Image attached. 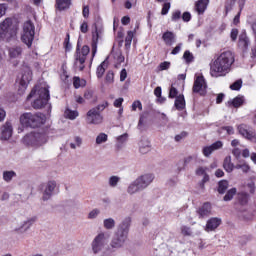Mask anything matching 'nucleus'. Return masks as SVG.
Returning a JSON list of instances; mask_svg holds the SVG:
<instances>
[{
    "label": "nucleus",
    "mask_w": 256,
    "mask_h": 256,
    "mask_svg": "<svg viewBox=\"0 0 256 256\" xmlns=\"http://www.w3.org/2000/svg\"><path fill=\"white\" fill-rule=\"evenodd\" d=\"M233 63H235V56H233V52H222L210 64L211 77H225V75L231 71V65H233Z\"/></svg>",
    "instance_id": "obj_1"
},
{
    "label": "nucleus",
    "mask_w": 256,
    "mask_h": 256,
    "mask_svg": "<svg viewBox=\"0 0 256 256\" xmlns=\"http://www.w3.org/2000/svg\"><path fill=\"white\" fill-rule=\"evenodd\" d=\"M131 225V218H126L119 226L114 234L110 247L112 249H121L125 247V243L127 241V237L129 235V227Z\"/></svg>",
    "instance_id": "obj_2"
},
{
    "label": "nucleus",
    "mask_w": 256,
    "mask_h": 256,
    "mask_svg": "<svg viewBox=\"0 0 256 256\" xmlns=\"http://www.w3.org/2000/svg\"><path fill=\"white\" fill-rule=\"evenodd\" d=\"M32 97H36L32 103L34 109H43V107H47V105H49V99H51L49 88L47 86H36L30 92L27 99H31Z\"/></svg>",
    "instance_id": "obj_3"
},
{
    "label": "nucleus",
    "mask_w": 256,
    "mask_h": 256,
    "mask_svg": "<svg viewBox=\"0 0 256 256\" xmlns=\"http://www.w3.org/2000/svg\"><path fill=\"white\" fill-rule=\"evenodd\" d=\"M19 31V26L13 22V19L6 18L0 23V39L5 41H11L17 37V32Z\"/></svg>",
    "instance_id": "obj_4"
},
{
    "label": "nucleus",
    "mask_w": 256,
    "mask_h": 256,
    "mask_svg": "<svg viewBox=\"0 0 256 256\" xmlns=\"http://www.w3.org/2000/svg\"><path fill=\"white\" fill-rule=\"evenodd\" d=\"M20 123L23 127H32V129H35L36 127H41V125L45 124V115L41 113L27 112L20 116Z\"/></svg>",
    "instance_id": "obj_5"
},
{
    "label": "nucleus",
    "mask_w": 256,
    "mask_h": 256,
    "mask_svg": "<svg viewBox=\"0 0 256 256\" xmlns=\"http://www.w3.org/2000/svg\"><path fill=\"white\" fill-rule=\"evenodd\" d=\"M47 141H49V137L46 133L41 132H32L23 138L24 145L34 147L35 149H37V147H42Z\"/></svg>",
    "instance_id": "obj_6"
},
{
    "label": "nucleus",
    "mask_w": 256,
    "mask_h": 256,
    "mask_svg": "<svg viewBox=\"0 0 256 256\" xmlns=\"http://www.w3.org/2000/svg\"><path fill=\"white\" fill-rule=\"evenodd\" d=\"M33 79V72L29 66H23L21 73L18 75L16 80V85H18V93L23 95L25 91H27V87H29V83Z\"/></svg>",
    "instance_id": "obj_7"
},
{
    "label": "nucleus",
    "mask_w": 256,
    "mask_h": 256,
    "mask_svg": "<svg viewBox=\"0 0 256 256\" xmlns=\"http://www.w3.org/2000/svg\"><path fill=\"white\" fill-rule=\"evenodd\" d=\"M107 107H109V103L103 102L97 107L90 109L86 114L87 123H89V125H101V123H103V115H101V111H105Z\"/></svg>",
    "instance_id": "obj_8"
},
{
    "label": "nucleus",
    "mask_w": 256,
    "mask_h": 256,
    "mask_svg": "<svg viewBox=\"0 0 256 256\" xmlns=\"http://www.w3.org/2000/svg\"><path fill=\"white\" fill-rule=\"evenodd\" d=\"M35 39V24L30 20H27L22 25V32H21V41L27 47H31L33 45V41Z\"/></svg>",
    "instance_id": "obj_9"
},
{
    "label": "nucleus",
    "mask_w": 256,
    "mask_h": 256,
    "mask_svg": "<svg viewBox=\"0 0 256 256\" xmlns=\"http://www.w3.org/2000/svg\"><path fill=\"white\" fill-rule=\"evenodd\" d=\"M109 243V234L107 232L98 233L91 242V250L94 255H99L105 246Z\"/></svg>",
    "instance_id": "obj_10"
},
{
    "label": "nucleus",
    "mask_w": 256,
    "mask_h": 256,
    "mask_svg": "<svg viewBox=\"0 0 256 256\" xmlns=\"http://www.w3.org/2000/svg\"><path fill=\"white\" fill-rule=\"evenodd\" d=\"M90 51L91 49L87 45L83 46L81 50H77L75 55L74 67H76L78 71H83L85 69V61Z\"/></svg>",
    "instance_id": "obj_11"
},
{
    "label": "nucleus",
    "mask_w": 256,
    "mask_h": 256,
    "mask_svg": "<svg viewBox=\"0 0 256 256\" xmlns=\"http://www.w3.org/2000/svg\"><path fill=\"white\" fill-rule=\"evenodd\" d=\"M55 189H57V182H55V180H50L46 184H44L42 200L49 201V199L53 197Z\"/></svg>",
    "instance_id": "obj_12"
},
{
    "label": "nucleus",
    "mask_w": 256,
    "mask_h": 256,
    "mask_svg": "<svg viewBox=\"0 0 256 256\" xmlns=\"http://www.w3.org/2000/svg\"><path fill=\"white\" fill-rule=\"evenodd\" d=\"M206 89L207 83L205 82V78L203 76H196L193 85V92L199 93L200 95H205Z\"/></svg>",
    "instance_id": "obj_13"
},
{
    "label": "nucleus",
    "mask_w": 256,
    "mask_h": 256,
    "mask_svg": "<svg viewBox=\"0 0 256 256\" xmlns=\"http://www.w3.org/2000/svg\"><path fill=\"white\" fill-rule=\"evenodd\" d=\"M12 136H13V124L7 121L1 127L0 138L2 139V141H8V139H11Z\"/></svg>",
    "instance_id": "obj_14"
},
{
    "label": "nucleus",
    "mask_w": 256,
    "mask_h": 256,
    "mask_svg": "<svg viewBox=\"0 0 256 256\" xmlns=\"http://www.w3.org/2000/svg\"><path fill=\"white\" fill-rule=\"evenodd\" d=\"M37 221V218H28L19 223V225L15 228L17 233H27L31 226Z\"/></svg>",
    "instance_id": "obj_15"
},
{
    "label": "nucleus",
    "mask_w": 256,
    "mask_h": 256,
    "mask_svg": "<svg viewBox=\"0 0 256 256\" xmlns=\"http://www.w3.org/2000/svg\"><path fill=\"white\" fill-rule=\"evenodd\" d=\"M237 129L240 135H242V137L245 139H248V141H253V139H255V131L250 130L249 126L240 124Z\"/></svg>",
    "instance_id": "obj_16"
},
{
    "label": "nucleus",
    "mask_w": 256,
    "mask_h": 256,
    "mask_svg": "<svg viewBox=\"0 0 256 256\" xmlns=\"http://www.w3.org/2000/svg\"><path fill=\"white\" fill-rule=\"evenodd\" d=\"M249 45H251V41H249V37L246 32H241L238 38V48L240 51H247L249 49Z\"/></svg>",
    "instance_id": "obj_17"
},
{
    "label": "nucleus",
    "mask_w": 256,
    "mask_h": 256,
    "mask_svg": "<svg viewBox=\"0 0 256 256\" xmlns=\"http://www.w3.org/2000/svg\"><path fill=\"white\" fill-rule=\"evenodd\" d=\"M153 179H155V176L153 174H144L142 176H139L136 181L140 184V187L142 189H147L149 187L150 183H153Z\"/></svg>",
    "instance_id": "obj_18"
},
{
    "label": "nucleus",
    "mask_w": 256,
    "mask_h": 256,
    "mask_svg": "<svg viewBox=\"0 0 256 256\" xmlns=\"http://www.w3.org/2000/svg\"><path fill=\"white\" fill-rule=\"evenodd\" d=\"M222 147H223V142L217 141L210 146H205L202 149V153H203L204 157H209L211 155V153H213V151H217V150L221 149Z\"/></svg>",
    "instance_id": "obj_19"
},
{
    "label": "nucleus",
    "mask_w": 256,
    "mask_h": 256,
    "mask_svg": "<svg viewBox=\"0 0 256 256\" xmlns=\"http://www.w3.org/2000/svg\"><path fill=\"white\" fill-rule=\"evenodd\" d=\"M219 225H221V218H210L206 223L205 231H207V233H209L210 231H215V229H217Z\"/></svg>",
    "instance_id": "obj_20"
},
{
    "label": "nucleus",
    "mask_w": 256,
    "mask_h": 256,
    "mask_svg": "<svg viewBox=\"0 0 256 256\" xmlns=\"http://www.w3.org/2000/svg\"><path fill=\"white\" fill-rule=\"evenodd\" d=\"M138 147H139V152L142 155H147V153L151 151V142H149V140L146 138H142L138 143Z\"/></svg>",
    "instance_id": "obj_21"
},
{
    "label": "nucleus",
    "mask_w": 256,
    "mask_h": 256,
    "mask_svg": "<svg viewBox=\"0 0 256 256\" xmlns=\"http://www.w3.org/2000/svg\"><path fill=\"white\" fill-rule=\"evenodd\" d=\"M113 59H114V65L116 69H119L121 67V63H125V56H123V53L117 49L112 51Z\"/></svg>",
    "instance_id": "obj_22"
},
{
    "label": "nucleus",
    "mask_w": 256,
    "mask_h": 256,
    "mask_svg": "<svg viewBox=\"0 0 256 256\" xmlns=\"http://www.w3.org/2000/svg\"><path fill=\"white\" fill-rule=\"evenodd\" d=\"M209 6V0H198L195 3V11L198 15H203L205 11H207V7Z\"/></svg>",
    "instance_id": "obj_23"
},
{
    "label": "nucleus",
    "mask_w": 256,
    "mask_h": 256,
    "mask_svg": "<svg viewBox=\"0 0 256 256\" xmlns=\"http://www.w3.org/2000/svg\"><path fill=\"white\" fill-rule=\"evenodd\" d=\"M162 39L168 47H171L175 43V34L171 31H167L162 35Z\"/></svg>",
    "instance_id": "obj_24"
},
{
    "label": "nucleus",
    "mask_w": 256,
    "mask_h": 256,
    "mask_svg": "<svg viewBox=\"0 0 256 256\" xmlns=\"http://www.w3.org/2000/svg\"><path fill=\"white\" fill-rule=\"evenodd\" d=\"M139 191H143V189L137 180L130 183L127 188V193H129V195H135V193H139Z\"/></svg>",
    "instance_id": "obj_25"
},
{
    "label": "nucleus",
    "mask_w": 256,
    "mask_h": 256,
    "mask_svg": "<svg viewBox=\"0 0 256 256\" xmlns=\"http://www.w3.org/2000/svg\"><path fill=\"white\" fill-rule=\"evenodd\" d=\"M197 213L200 217H209L211 215V203H204Z\"/></svg>",
    "instance_id": "obj_26"
},
{
    "label": "nucleus",
    "mask_w": 256,
    "mask_h": 256,
    "mask_svg": "<svg viewBox=\"0 0 256 256\" xmlns=\"http://www.w3.org/2000/svg\"><path fill=\"white\" fill-rule=\"evenodd\" d=\"M99 35L100 32L97 29L92 34V57H95L97 54V42L99 41Z\"/></svg>",
    "instance_id": "obj_27"
},
{
    "label": "nucleus",
    "mask_w": 256,
    "mask_h": 256,
    "mask_svg": "<svg viewBox=\"0 0 256 256\" xmlns=\"http://www.w3.org/2000/svg\"><path fill=\"white\" fill-rule=\"evenodd\" d=\"M71 7V0H56V9L58 11H65Z\"/></svg>",
    "instance_id": "obj_28"
},
{
    "label": "nucleus",
    "mask_w": 256,
    "mask_h": 256,
    "mask_svg": "<svg viewBox=\"0 0 256 256\" xmlns=\"http://www.w3.org/2000/svg\"><path fill=\"white\" fill-rule=\"evenodd\" d=\"M21 53H23L21 47H12L9 49L10 59H19V57H21Z\"/></svg>",
    "instance_id": "obj_29"
},
{
    "label": "nucleus",
    "mask_w": 256,
    "mask_h": 256,
    "mask_svg": "<svg viewBox=\"0 0 256 256\" xmlns=\"http://www.w3.org/2000/svg\"><path fill=\"white\" fill-rule=\"evenodd\" d=\"M223 168L227 173H232V171L235 169V165L231 163V156H227L224 159Z\"/></svg>",
    "instance_id": "obj_30"
},
{
    "label": "nucleus",
    "mask_w": 256,
    "mask_h": 256,
    "mask_svg": "<svg viewBox=\"0 0 256 256\" xmlns=\"http://www.w3.org/2000/svg\"><path fill=\"white\" fill-rule=\"evenodd\" d=\"M175 107L178 111H183V109H185V96L179 95L176 97Z\"/></svg>",
    "instance_id": "obj_31"
},
{
    "label": "nucleus",
    "mask_w": 256,
    "mask_h": 256,
    "mask_svg": "<svg viewBox=\"0 0 256 256\" xmlns=\"http://www.w3.org/2000/svg\"><path fill=\"white\" fill-rule=\"evenodd\" d=\"M14 177H17V173L13 170L3 172V180L6 181V183H11Z\"/></svg>",
    "instance_id": "obj_32"
},
{
    "label": "nucleus",
    "mask_w": 256,
    "mask_h": 256,
    "mask_svg": "<svg viewBox=\"0 0 256 256\" xmlns=\"http://www.w3.org/2000/svg\"><path fill=\"white\" fill-rule=\"evenodd\" d=\"M64 117L66 119H70V121H74L76 117H79V112L77 110L66 109L64 112Z\"/></svg>",
    "instance_id": "obj_33"
},
{
    "label": "nucleus",
    "mask_w": 256,
    "mask_h": 256,
    "mask_svg": "<svg viewBox=\"0 0 256 256\" xmlns=\"http://www.w3.org/2000/svg\"><path fill=\"white\" fill-rule=\"evenodd\" d=\"M107 70V62H102L96 70V75L99 79H101V77H103V75H105V71Z\"/></svg>",
    "instance_id": "obj_34"
},
{
    "label": "nucleus",
    "mask_w": 256,
    "mask_h": 256,
    "mask_svg": "<svg viewBox=\"0 0 256 256\" xmlns=\"http://www.w3.org/2000/svg\"><path fill=\"white\" fill-rule=\"evenodd\" d=\"M230 103V105L234 106V107H241V105H243V103H245V97L243 96H237L236 98H234Z\"/></svg>",
    "instance_id": "obj_35"
},
{
    "label": "nucleus",
    "mask_w": 256,
    "mask_h": 256,
    "mask_svg": "<svg viewBox=\"0 0 256 256\" xmlns=\"http://www.w3.org/2000/svg\"><path fill=\"white\" fill-rule=\"evenodd\" d=\"M228 188L229 182H227V180H222L218 184V193L223 195V193H225V191H227Z\"/></svg>",
    "instance_id": "obj_36"
},
{
    "label": "nucleus",
    "mask_w": 256,
    "mask_h": 256,
    "mask_svg": "<svg viewBox=\"0 0 256 256\" xmlns=\"http://www.w3.org/2000/svg\"><path fill=\"white\" fill-rule=\"evenodd\" d=\"M73 85L75 89H79V87H85L87 85V81L79 77H74Z\"/></svg>",
    "instance_id": "obj_37"
},
{
    "label": "nucleus",
    "mask_w": 256,
    "mask_h": 256,
    "mask_svg": "<svg viewBox=\"0 0 256 256\" xmlns=\"http://www.w3.org/2000/svg\"><path fill=\"white\" fill-rule=\"evenodd\" d=\"M181 235L184 237H191L193 236V230L189 226H182L180 227Z\"/></svg>",
    "instance_id": "obj_38"
},
{
    "label": "nucleus",
    "mask_w": 256,
    "mask_h": 256,
    "mask_svg": "<svg viewBox=\"0 0 256 256\" xmlns=\"http://www.w3.org/2000/svg\"><path fill=\"white\" fill-rule=\"evenodd\" d=\"M104 229H113L115 227V219L113 218H108L104 219L103 221Z\"/></svg>",
    "instance_id": "obj_39"
},
{
    "label": "nucleus",
    "mask_w": 256,
    "mask_h": 256,
    "mask_svg": "<svg viewBox=\"0 0 256 256\" xmlns=\"http://www.w3.org/2000/svg\"><path fill=\"white\" fill-rule=\"evenodd\" d=\"M119 181H121V177H119V176H111L108 179V185L110 187H117V185H119Z\"/></svg>",
    "instance_id": "obj_40"
},
{
    "label": "nucleus",
    "mask_w": 256,
    "mask_h": 256,
    "mask_svg": "<svg viewBox=\"0 0 256 256\" xmlns=\"http://www.w3.org/2000/svg\"><path fill=\"white\" fill-rule=\"evenodd\" d=\"M157 69H158V71H169V69H171V62H169V61L161 62L158 65Z\"/></svg>",
    "instance_id": "obj_41"
},
{
    "label": "nucleus",
    "mask_w": 256,
    "mask_h": 256,
    "mask_svg": "<svg viewBox=\"0 0 256 256\" xmlns=\"http://www.w3.org/2000/svg\"><path fill=\"white\" fill-rule=\"evenodd\" d=\"M99 215H101V210L98 208H94L88 213V219L90 220L97 219Z\"/></svg>",
    "instance_id": "obj_42"
},
{
    "label": "nucleus",
    "mask_w": 256,
    "mask_h": 256,
    "mask_svg": "<svg viewBox=\"0 0 256 256\" xmlns=\"http://www.w3.org/2000/svg\"><path fill=\"white\" fill-rule=\"evenodd\" d=\"M236 193H237V188H232V189L228 190V192L224 196V201H231V199H233V197H235Z\"/></svg>",
    "instance_id": "obj_43"
},
{
    "label": "nucleus",
    "mask_w": 256,
    "mask_h": 256,
    "mask_svg": "<svg viewBox=\"0 0 256 256\" xmlns=\"http://www.w3.org/2000/svg\"><path fill=\"white\" fill-rule=\"evenodd\" d=\"M107 139L108 136L105 133H100L97 137H96V144L97 145H101L103 143H107Z\"/></svg>",
    "instance_id": "obj_44"
},
{
    "label": "nucleus",
    "mask_w": 256,
    "mask_h": 256,
    "mask_svg": "<svg viewBox=\"0 0 256 256\" xmlns=\"http://www.w3.org/2000/svg\"><path fill=\"white\" fill-rule=\"evenodd\" d=\"M134 35H135V33L133 31H128L127 32V36L125 38V46L126 47H131V43L133 41Z\"/></svg>",
    "instance_id": "obj_45"
},
{
    "label": "nucleus",
    "mask_w": 256,
    "mask_h": 256,
    "mask_svg": "<svg viewBox=\"0 0 256 256\" xmlns=\"http://www.w3.org/2000/svg\"><path fill=\"white\" fill-rule=\"evenodd\" d=\"M207 169H208L207 167H203V166L197 168L196 175H205L204 181H209V176H206Z\"/></svg>",
    "instance_id": "obj_46"
},
{
    "label": "nucleus",
    "mask_w": 256,
    "mask_h": 256,
    "mask_svg": "<svg viewBox=\"0 0 256 256\" xmlns=\"http://www.w3.org/2000/svg\"><path fill=\"white\" fill-rule=\"evenodd\" d=\"M242 85H243V81L237 80L232 85H230V89H232V91H239Z\"/></svg>",
    "instance_id": "obj_47"
},
{
    "label": "nucleus",
    "mask_w": 256,
    "mask_h": 256,
    "mask_svg": "<svg viewBox=\"0 0 256 256\" xmlns=\"http://www.w3.org/2000/svg\"><path fill=\"white\" fill-rule=\"evenodd\" d=\"M183 59L186 61V63H192L193 54L190 51H185L183 54Z\"/></svg>",
    "instance_id": "obj_48"
},
{
    "label": "nucleus",
    "mask_w": 256,
    "mask_h": 256,
    "mask_svg": "<svg viewBox=\"0 0 256 256\" xmlns=\"http://www.w3.org/2000/svg\"><path fill=\"white\" fill-rule=\"evenodd\" d=\"M137 109H139V111L143 110V104H141L139 100L134 101L132 104V111H137Z\"/></svg>",
    "instance_id": "obj_49"
},
{
    "label": "nucleus",
    "mask_w": 256,
    "mask_h": 256,
    "mask_svg": "<svg viewBox=\"0 0 256 256\" xmlns=\"http://www.w3.org/2000/svg\"><path fill=\"white\" fill-rule=\"evenodd\" d=\"M235 169H241L243 171V173H249V165L244 163V164H238L235 166Z\"/></svg>",
    "instance_id": "obj_50"
},
{
    "label": "nucleus",
    "mask_w": 256,
    "mask_h": 256,
    "mask_svg": "<svg viewBox=\"0 0 256 256\" xmlns=\"http://www.w3.org/2000/svg\"><path fill=\"white\" fill-rule=\"evenodd\" d=\"M235 5V0H227L225 5V11L226 13H229L231 9H233V6Z\"/></svg>",
    "instance_id": "obj_51"
},
{
    "label": "nucleus",
    "mask_w": 256,
    "mask_h": 256,
    "mask_svg": "<svg viewBox=\"0 0 256 256\" xmlns=\"http://www.w3.org/2000/svg\"><path fill=\"white\" fill-rule=\"evenodd\" d=\"M237 37H239V30L236 28H233L230 33V39L231 41H237Z\"/></svg>",
    "instance_id": "obj_52"
},
{
    "label": "nucleus",
    "mask_w": 256,
    "mask_h": 256,
    "mask_svg": "<svg viewBox=\"0 0 256 256\" xmlns=\"http://www.w3.org/2000/svg\"><path fill=\"white\" fill-rule=\"evenodd\" d=\"M73 48V46L71 45V42H69V35H67V37L64 40V49L65 51H71V49Z\"/></svg>",
    "instance_id": "obj_53"
},
{
    "label": "nucleus",
    "mask_w": 256,
    "mask_h": 256,
    "mask_svg": "<svg viewBox=\"0 0 256 256\" xmlns=\"http://www.w3.org/2000/svg\"><path fill=\"white\" fill-rule=\"evenodd\" d=\"M115 81V74L112 71H109L106 74V82L107 83H113Z\"/></svg>",
    "instance_id": "obj_54"
},
{
    "label": "nucleus",
    "mask_w": 256,
    "mask_h": 256,
    "mask_svg": "<svg viewBox=\"0 0 256 256\" xmlns=\"http://www.w3.org/2000/svg\"><path fill=\"white\" fill-rule=\"evenodd\" d=\"M169 9H171V3L169 2L164 3L162 7L161 15H167V13H169Z\"/></svg>",
    "instance_id": "obj_55"
},
{
    "label": "nucleus",
    "mask_w": 256,
    "mask_h": 256,
    "mask_svg": "<svg viewBox=\"0 0 256 256\" xmlns=\"http://www.w3.org/2000/svg\"><path fill=\"white\" fill-rule=\"evenodd\" d=\"M172 21H179V19H181V11L176 10L172 13V17H171Z\"/></svg>",
    "instance_id": "obj_56"
},
{
    "label": "nucleus",
    "mask_w": 256,
    "mask_h": 256,
    "mask_svg": "<svg viewBox=\"0 0 256 256\" xmlns=\"http://www.w3.org/2000/svg\"><path fill=\"white\" fill-rule=\"evenodd\" d=\"M133 5H137V0H127L124 4L125 9H131Z\"/></svg>",
    "instance_id": "obj_57"
},
{
    "label": "nucleus",
    "mask_w": 256,
    "mask_h": 256,
    "mask_svg": "<svg viewBox=\"0 0 256 256\" xmlns=\"http://www.w3.org/2000/svg\"><path fill=\"white\" fill-rule=\"evenodd\" d=\"M177 93H179L175 87L171 86L170 92H169V97L170 99H175L177 97Z\"/></svg>",
    "instance_id": "obj_58"
},
{
    "label": "nucleus",
    "mask_w": 256,
    "mask_h": 256,
    "mask_svg": "<svg viewBox=\"0 0 256 256\" xmlns=\"http://www.w3.org/2000/svg\"><path fill=\"white\" fill-rule=\"evenodd\" d=\"M80 31L81 33H87V31H89V25L87 24V22H82V24L80 25Z\"/></svg>",
    "instance_id": "obj_59"
},
{
    "label": "nucleus",
    "mask_w": 256,
    "mask_h": 256,
    "mask_svg": "<svg viewBox=\"0 0 256 256\" xmlns=\"http://www.w3.org/2000/svg\"><path fill=\"white\" fill-rule=\"evenodd\" d=\"M182 47L183 44L176 45V47L172 50L171 55H178V53L181 52Z\"/></svg>",
    "instance_id": "obj_60"
},
{
    "label": "nucleus",
    "mask_w": 256,
    "mask_h": 256,
    "mask_svg": "<svg viewBox=\"0 0 256 256\" xmlns=\"http://www.w3.org/2000/svg\"><path fill=\"white\" fill-rule=\"evenodd\" d=\"M222 130L226 131L227 135H233L235 133L233 126L223 127Z\"/></svg>",
    "instance_id": "obj_61"
},
{
    "label": "nucleus",
    "mask_w": 256,
    "mask_h": 256,
    "mask_svg": "<svg viewBox=\"0 0 256 256\" xmlns=\"http://www.w3.org/2000/svg\"><path fill=\"white\" fill-rule=\"evenodd\" d=\"M182 19L183 21H185L186 23H189V21H191V13L189 12H184L182 15Z\"/></svg>",
    "instance_id": "obj_62"
},
{
    "label": "nucleus",
    "mask_w": 256,
    "mask_h": 256,
    "mask_svg": "<svg viewBox=\"0 0 256 256\" xmlns=\"http://www.w3.org/2000/svg\"><path fill=\"white\" fill-rule=\"evenodd\" d=\"M127 79V69H122L120 72V81H125Z\"/></svg>",
    "instance_id": "obj_63"
},
{
    "label": "nucleus",
    "mask_w": 256,
    "mask_h": 256,
    "mask_svg": "<svg viewBox=\"0 0 256 256\" xmlns=\"http://www.w3.org/2000/svg\"><path fill=\"white\" fill-rule=\"evenodd\" d=\"M123 105V98H118L114 101V107L119 108Z\"/></svg>",
    "instance_id": "obj_64"
}]
</instances>
